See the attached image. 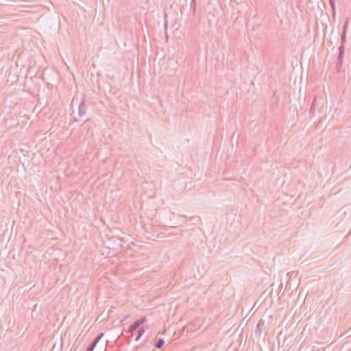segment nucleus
I'll return each instance as SVG.
<instances>
[{
  "mask_svg": "<svg viewBox=\"0 0 351 351\" xmlns=\"http://www.w3.org/2000/svg\"><path fill=\"white\" fill-rule=\"evenodd\" d=\"M323 106L324 102L322 98L320 97L317 99V96H315L310 107V113L314 116L315 112L319 111L323 108Z\"/></svg>",
  "mask_w": 351,
  "mask_h": 351,
  "instance_id": "obj_1",
  "label": "nucleus"
},
{
  "mask_svg": "<svg viewBox=\"0 0 351 351\" xmlns=\"http://www.w3.org/2000/svg\"><path fill=\"white\" fill-rule=\"evenodd\" d=\"M265 331V324L262 319L259 320L256 324V327L254 330L256 337L260 339L262 336V333Z\"/></svg>",
  "mask_w": 351,
  "mask_h": 351,
  "instance_id": "obj_2",
  "label": "nucleus"
},
{
  "mask_svg": "<svg viewBox=\"0 0 351 351\" xmlns=\"http://www.w3.org/2000/svg\"><path fill=\"white\" fill-rule=\"evenodd\" d=\"M104 336V333L101 332L98 334L96 337L93 339L92 343H90L88 346L87 347L86 351H93L94 348H95L96 345L98 343L99 340L102 338Z\"/></svg>",
  "mask_w": 351,
  "mask_h": 351,
  "instance_id": "obj_3",
  "label": "nucleus"
},
{
  "mask_svg": "<svg viewBox=\"0 0 351 351\" xmlns=\"http://www.w3.org/2000/svg\"><path fill=\"white\" fill-rule=\"evenodd\" d=\"M86 112V108L84 101H82L78 107V113L80 117L84 116Z\"/></svg>",
  "mask_w": 351,
  "mask_h": 351,
  "instance_id": "obj_4",
  "label": "nucleus"
},
{
  "mask_svg": "<svg viewBox=\"0 0 351 351\" xmlns=\"http://www.w3.org/2000/svg\"><path fill=\"white\" fill-rule=\"evenodd\" d=\"M140 328L138 326V324L136 322H134L128 328V332L130 333L132 335L134 334L136 331L138 330V329Z\"/></svg>",
  "mask_w": 351,
  "mask_h": 351,
  "instance_id": "obj_5",
  "label": "nucleus"
},
{
  "mask_svg": "<svg viewBox=\"0 0 351 351\" xmlns=\"http://www.w3.org/2000/svg\"><path fill=\"white\" fill-rule=\"evenodd\" d=\"M136 332H137V336H136V337L135 340H136V341H138V340L141 339V337H142V335H143L144 334V332H145V329H144V328H143V327H141V328L140 327V328L138 329V330L136 331Z\"/></svg>",
  "mask_w": 351,
  "mask_h": 351,
  "instance_id": "obj_6",
  "label": "nucleus"
},
{
  "mask_svg": "<svg viewBox=\"0 0 351 351\" xmlns=\"http://www.w3.org/2000/svg\"><path fill=\"white\" fill-rule=\"evenodd\" d=\"M329 1V4L331 7V9H332V16L335 17V0H328Z\"/></svg>",
  "mask_w": 351,
  "mask_h": 351,
  "instance_id": "obj_7",
  "label": "nucleus"
},
{
  "mask_svg": "<svg viewBox=\"0 0 351 351\" xmlns=\"http://www.w3.org/2000/svg\"><path fill=\"white\" fill-rule=\"evenodd\" d=\"M164 343H165V341H164V339L160 338V339H159L158 340V341L156 343V344H155V347H156V348L160 349V348H161L164 346Z\"/></svg>",
  "mask_w": 351,
  "mask_h": 351,
  "instance_id": "obj_8",
  "label": "nucleus"
},
{
  "mask_svg": "<svg viewBox=\"0 0 351 351\" xmlns=\"http://www.w3.org/2000/svg\"><path fill=\"white\" fill-rule=\"evenodd\" d=\"M343 54H344V46L340 45L339 47L338 57H339L340 58H343Z\"/></svg>",
  "mask_w": 351,
  "mask_h": 351,
  "instance_id": "obj_9",
  "label": "nucleus"
},
{
  "mask_svg": "<svg viewBox=\"0 0 351 351\" xmlns=\"http://www.w3.org/2000/svg\"><path fill=\"white\" fill-rule=\"evenodd\" d=\"M346 33L347 32H342V33H341V45L344 46V43H345L346 39Z\"/></svg>",
  "mask_w": 351,
  "mask_h": 351,
  "instance_id": "obj_10",
  "label": "nucleus"
},
{
  "mask_svg": "<svg viewBox=\"0 0 351 351\" xmlns=\"http://www.w3.org/2000/svg\"><path fill=\"white\" fill-rule=\"evenodd\" d=\"M147 319L145 317H142L139 319L136 320L135 322L138 324V326H141L146 322Z\"/></svg>",
  "mask_w": 351,
  "mask_h": 351,
  "instance_id": "obj_11",
  "label": "nucleus"
},
{
  "mask_svg": "<svg viewBox=\"0 0 351 351\" xmlns=\"http://www.w3.org/2000/svg\"><path fill=\"white\" fill-rule=\"evenodd\" d=\"M348 24H349V19L346 18V19L345 21V23H344V24L343 25V30H342V32H347V29H348Z\"/></svg>",
  "mask_w": 351,
  "mask_h": 351,
  "instance_id": "obj_12",
  "label": "nucleus"
},
{
  "mask_svg": "<svg viewBox=\"0 0 351 351\" xmlns=\"http://www.w3.org/2000/svg\"><path fill=\"white\" fill-rule=\"evenodd\" d=\"M343 62V58H340L339 57H337V68L339 69L342 64Z\"/></svg>",
  "mask_w": 351,
  "mask_h": 351,
  "instance_id": "obj_13",
  "label": "nucleus"
},
{
  "mask_svg": "<svg viewBox=\"0 0 351 351\" xmlns=\"http://www.w3.org/2000/svg\"><path fill=\"white\" fill-rule=\"evenodd\" d=\"M186 330V327H183L182 328H181L179 331H178V335L179 336H181L183 335V332L185 331Z\"/></svg>",
  "mask_w": 351,
  "mask_h": 351,
  "instance_id": "obj_14",
  "label": "nucleus"
},
{
  "mask_svg": "<svg viewBox=\"0 0 351 351\" xmlns=\"http://www.w3.org/2000/svg\"><path fill=\"white\" fill-rule=\"evenodd\" d=\"M129 317V315H127L125 316L123 319L121 320V322H124L125 320H126L128 319V317Z\"/></svg>",
  "mask_w": 351,
  "mask_h": 351,
  "instance_id": "obj_15",
  "label": "nucleus"
},
{
  "mask_svg": "<svg viewBox=\"0 0 351 351\" xmlns=\"http://www.w3.org/2000/svg\"><path fill=\"white\" fill-rule=\"evenodd\" d=\"M192 4L193 5V8H195V0H192Z\"/></svg>",
  "mask_w": 351,
  "mask_h": 351,
  "instance_id": "obj_16",
  "label": "nucleus"
}]
</instances>
